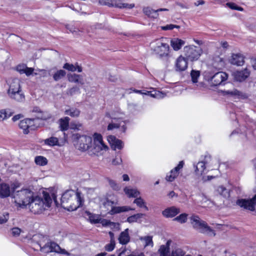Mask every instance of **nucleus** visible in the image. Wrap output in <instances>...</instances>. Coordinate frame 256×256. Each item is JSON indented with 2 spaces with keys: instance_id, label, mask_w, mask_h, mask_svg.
<instances>
[{
  "instance_id": "6ab92c4d",
  "label": "nucleus",
  "mask_w": 256,
  "mask_h": 256,
  "mask_svg": "<svg viewBox=\"0 0 256 256\" xmlns=\"http://www.w3.org/2000/svg\"><path fill=\"white\" fill-rule=\"evenodd\" d=\"M188 68L187 60L184 57L180 56L176 62V68L177 71H184Z\"/></svg>"
},
{
  "instance_id": "5fc2aeb1",
  "label": "nucleus",
  "mask_w": 256,
  "mask_h": 256,
  "mask_svg": "<svg viewBox=\"0 0 256 256\" xmlns=\"http://www.w3.org/2000/svg\"><path fill=\"white\" fill-rule=\"evenodd\" d=\"M8 219L9 214L8 212H5L2 214H0V224L6 222Z\"/></svg>"
},
{
  "instance_id": "0eeeda50",
  "label": "nucleus",
  "mask_w": 256,
  "mask_h": 256,
  "mask_svg": "<svg viewBox=\"0 0 256 256\" xmlns=\"http://www.w3.org/2000/svg\"><path fill=\"white\" fill-rule=\"evenodd\" d=\"M171 242V240H168L166 244L160 246L158 250L160 256H190L189 254H186V252L180 248L173 250L170 254V250ZM198 256H202L199 255Z\"/></svg>"
},
{
  "instance_id": "6e6d98bb",
  "label": "nucleus",
  "mask_w": 256,
  "mask_h": 256,
  "mask_svg": "<svg viewBox=\"0 0 256 256\" xmlns=\"http://www.w3.org/2000/svg\"><path fill=\"white\" fill-rule=\"evenodd\" d=\"M115 248V241H110V243L106 245L105 250L108 252H112Z\"/></svg>"
},
{
  "instance_id": "603ef678",
  "label": "nucleus",
  "mask_w": 256,
  "mask_h": 256,
  "mask_svg": "<svg viewBox=\"0 0 256 256\" xmlns=\"http://www.w3.org/2000/svg\"><path fill=\"white\" fill-rule=\"evenodd\" d=\"M226 5L232 10H237L240 12L244 10L242 8L237 6L236 4L233 2H228L226 4Z\"/></svg>"
},
{
  "instance_id": "aec40b11",
  "label": "nucleus",
  "mask_w": 256,
  "mask_h": 256,
  "mask_svg": "<svg viewBox=\"0 0 256 256\" xmlns=\"http://www.w3.org/2000/svg\"><path fill=\"white\" fill-rule=\"evenodd\" d=\"M144 12L150 18H156L158 16V12L162 11H168L167 8H159L157 10H154L150 8H145L143 10Z\"/></svg>"
},
{
  "instance_id": "c756f323",
  "label": "nucleus",
  "mask_w": 256,
  "mask_h": 256,
  "mask_svg": "<svg viewBox=\"0 0 256 256\" xmlns=\"http://www.w3.org/2000/svg\"><path fill=\"white\" fill-rule=\"evenodd\" d=\"M140 240L142 242L144 246L146 247L150 246L151 248L154 246V242L152 241V236H141Z\"/></svg>"
},
{
  "instance_id": "f3484780",
  "label": "nucleus",
  "mask_w": 256,
  "mask_h": 256,
  "mask_svg": "<svg viewBox=\"0 0 256 256\" xmlns=\"http://www.w3.org/2000/svg\"><path fill=\"white\" fill-rule=\"evenodd\" d=\"M180 212V209L174 206H172L166 208L162 211V215L167 218H173Z\"/></svg>"
},
{
  "instance_id": "864d4df0",
  "label": "nucleus",
  "mask_w": 256,
  "mask_h": 256,
  "mask_svg": "<svg viewBox=\"0 0 256 256\" xmlns=\"http://www.w3.org/2000/svg\"><path fill=\"white\" fill-rule=\"evenodd\" d=\"M27 120H28V125L29 126V129H30V130H33L36 128L37 126L35 124V120L34 118H27Z\"/></svg>"
},
{
  "instance_id": "58836bf2",
  "label": "nucleus",
  "mask_w": 256,
  "mask_h": 256,
  "mask_svg": "<svg viewBox=\"0 0 256 256\" xmlns=\"http://www.w3.org/2000/svg\"><path fill=\"white\" fill-rule=\"evenodd\" d=\"M12 114V112L8 110H0V122L3 121L4 120L10 118Z\"/></svg>"
},
{
  "instance_id": "f704fd0d",
  "label": "nucleus",
  "mask_w": 256,
  "mask_h": 256,
  "mask_svg": "<svg viewBox=\"0 0 256 256\" xmlns=\"http://www.w3.org/2000/svg\"><path fill=\"white\" fill-rule=\"evenodd\" d=\"M66 75V72L64 70H58L53 74V78L57 82L64 78Z\"/></svg>"
},
{
  "instance_id": "c85d7f7f",
  "label": "nucleus",
  "mask_w": 256,
  "mask_h": 256,
  "mask_svg": "<svg viewBox=\"0 0 256 256\" xmlns=\"http://www.w3.org/2000/svg\"><path fill=\"white\" fill-rule=\"evenodd\" d=\"M8 96L12 99L19 102H22L24 100V96L21 90L16 91L8 94Z\"/></svg>"
},
{
  "instance_id": "13d9d810",
  "label": "nucleus",
  "mask_w": 256,
  "mask_h": 256,
  "mask_svg": "<svg viewBox=\"0 0 256 256\" xmlns=\"http://www.w3.org/2000/svg\"><path fill=\"white\" fill-rule=\"evenodd\" d=\"M66 28L68 30H70V32L77 34V33L80 32V30L74 26L72 24H67L66 26Z\"/></svg>"
},
{
  "instance_id": "a19ab883",
  "label": "nucleus",
  "mask_w": 256,
  "mask_h": 256,
  "mask_svg": "<svg viewBox=\"0 0 256 256\" xmlns=\"http://www.w3.org/2000/svg\"><path fill=\"white\" fill-rule=\"evenodd\" d=\"M134 203L136 204L140 208H144L146 210H148V208L146 205V203L144 200L140 197H137L134 201Z\"/></svg>"
},
{
  "instance_id": "f257e3e1",
  "label": "nucleus",
  "mask_w": 256,
  "mask_h": 256,
  "mask_svg": "<svg viewBox=\"0 0 256 256\" xmlns=\"http://www.w3.org/2000/svg\"><path fill=\"white\" fill-rule=\"evenodd\" d=\"M84 195L80 192L73 190L65 192L61 198L62 206L68 211H74L82 206L84 203Z\"/></svg>"
},
{
  "instance_id": "4d7b16f0",
  "label": "nucleus",
  "mask_w": 256,
  "mask_h": 256,
  "mask_svg": "<svg viewBox=\"0 0 256 256\" xmlns=\"http://www.w3.org/2000/svg\"><path fill=\"white\" fill-rule=\"evenodd\" d=\"M76 92L80 93V88L77 86L72 87V88L69 89L68 91V94L70 96H72Z\"/></svg>"
},
{
  "instance_id": "de8ad7c7",
  "label": "nucleus",
  "mask_w": 256,
  "mask_h": 256,
  "mask_svg": "<svg viewBox=\"0 0 256 256\" xmlns=\"http://www.w3.org/2000/svg\"><path fill=\"white\" fill-rule=\"evenodd\" d=\"M82 124L78 122H72L70 124V128L74 130H80L82 129Z\"/></svg>"
},
{
  "instance_id": "37998d69",
  "label": "nucleus",
  "mask_w": 256,
  "mask_h": 256,
  "mask_svg": "<svg viewBox=\"0 0 256 256\" xmlns=\"http://www.w3.org/2000/svg\"><path fill=\"white\" fill-rule=\"evenodd\" d=\"M144 216L142 214H137L128 218L127 222L130 223L136 222L138 220Z\"/></svg>"
},
{
  "instance_id": "680f3d73",
  "label": "nucleus",
  "mask_w": 256,
  "mask_h": 256,
  "mask_svg": "<svg viewBox=\"0 0 256 256\" xmlns=\"http://www.w3.org/2000/svg\"><path fill=\"white\" fill-rule=\"evenodd\" d=\"M26 67V65H18L16 67V70L19 72L20 74H24Z\"/></svg>"
},
{
  "instance_id": "2f4dec72",
  "label": "nucleus",
  "mask_w": 256,
  "mask_h": 256,
  "mask_svg": "<svg viewBox=\"0 0 256 256\" xmlns=\"http://www.w3.org/2000/svg\"><path fill=\"white\" fill-rule=\"evenodd\" d=\"M44 144L50 146H60L63 145L62 144H61L60 142H59L57 138L53 136L46 139L44 140Z\"/></svg>"
},
{
  "instance_id": "e2e57ef3",
  "label": "nucleus",
  "mask_w": 256,
  "mask_h": 256,
  "mask_svg": "<svg viewBox=\"0 0 256 256\" xmlns=\"http://www.w3.org/2000/svg\"><path fill=\"white\" fill-rule=\"evenodd\" d=\"M200 197L202 199L200 202V203L202 205V206L206 207L208 205H208L205 204V203L206 202H208L210 203V202L208 201V200L207 198L204 195L200 196Z\"/></svg>"
},
{
  "instance_id": "a211bd4d",
  "label": "nucleus",
  "mask_w": 256,
  "mask_h": 256,
  "mask_svg": "<svg viewBox=\"0 0 256 256\" xmlns=\"http://www.w3.org/2000/svg\"><path fill=\"white\" fill-rule=\"evenodd\" d=\"M9 88L8 94L20 90V81L18 78L10 79L8 81Z\"/></svg>"
},
{
  "instance_id": "09e8293b",
  "label": "nucleus",
  "mask_w": 256,
  "mask_h": 256,
  "mask_svg": "<svg viewBox=\"0 0 256 256\" xmlns=\"http://www.w3.org/2000/svg\"><path fill=\"white\" fill-rule=\"evenodd\" d=\"M191 77L192 80L194 83H196L198 82V78H199L200 76V72L198 70H192L191 72Z\"/></svg>"
},
{
  "instance_id": "412c9836",
  "label": "nucleus",
  "mask_w": 256,
  "mask_h": 256,
  "mask_svg": "<svg viewBox=\"0 0 256 256\" xmlns=\"http://www.w3.org/2000/svg\"><path fill=\"white\" fill-rule=\"evenodd\" d=\"M230 62L232 64L238 66H242L244 62V58L241 54H232Z\"/></svg>"
},
{
  "instance_id": "1a4fd4ad",
  "label": "nucleus",
  "mask_w": 256,
  "mask_h": 256,
  "mask_svg": "<svg viewBox=\"0 0 256 256\" xmlns=\"http://www.w3.org/2000/svg\"><path fill=\"white\" fill-rule=\"evenodd\" d=\"M40 250L45 253L55 252L58 254L69 255V253L64 249L62 248L56 243L50 241L44 245L42 246L40 244Z\"/></svg>"
},
{
  "instance_id": "2eb2a0df",
  "label": "nucleus",
  "mask_w": 256,
  "mask_h": 256,
  "mask_svg": "<svg viewBox=\"0 0 256 256\" xmlns=\"http://www.w3.org/2000/svg\"><path fill=\"white\" fill-rule=\"evenodd\" d=\"M222 92L225 95H230L240 99H246L248 97V95L247 94L239 91L236 89H233L232 90H224L222 91Z\"/></svg>"
},
{
  "instance_id": "e433bc0d",
  "label": "nucleus",
  "mask_w": 256,
  "mask_h": 256,
  "mask_svg": "<svg viewBox=\"0 0 256 256\" xmlns=\"http://www.w3.org/2000/svg\"><path fill=\"white\" fill-rule=\"evenodd\" d=\"M99 223L101 224L103 226H110V228H117L119 226V224L118 223L111 222L110 220L102 219V218H100Z\"/></svg>"
},
{
  "instance_id": "5701e85b",
  "label": "nucleus",
  "mask_w": 256,
  "mask_h": 256,
  "mask_svg": "<svg viewBox=\"0 0 256 256\" xmlns=\"http://www.w3.org/2000/svg\"><path fill=\"white\" fill-rule=\"evenodd\" d=\"M118 240L119 242L122 245L126 244L129 242L130 236L128 234V228L126 229L120 234Z\"/></svg>"
},
{
  "instance_id": "b1692460",
  "label": "nucleus",
  "mask_w": 256,
  "mask_h": 256,
  "mask_svg": "<svg viewBox=\"0 0 256 256\" xmlns=\"http://www.w3.org/2000/svg\"><path fill=\"white\" fill-rule=\"evenodd\" d=\"M68 79L70 82L84 84V79L81 75L76 74H68Z\"/></svg>"
},
{
  "instance_id": "4c0bfd02",
  "label": "nucleus",
  "mask_w": 256,
  "mask_h": 256,
  "mask_svg": "<svg viewBox=\"0 0 256 256\" xmlns=\"http://www.w3.org/2000/svg\"><path fill=\"white\" fill-rule=\"evenodd\" d=\"M200 162L204 163V166L208 168H210L213 164V160L212 156L210 154L205 155L204 158L201 160Z\"/></svg>"
},
{
  "instance_id": "338daca9",
  "label": "nucleus",
  "mask_w": 256,
  "mask_h": 256,
  "mask_svg": "<svg viewBox=\"0 0 256 256\" xmlns=\"http://www.w3.org/2000/svg\"><path fill=\"white\" fill-rule=\"evenodd\" d=\"M12 232L13 236H18L20 234L21 230L18 228H12Z\"/></svg>"
},
{
  "instance_id": "79ce46f5",
  "label": "nucleus",
  "mask_w": 256,
  "mask_h": 256,
  "mask_svg": "<svg viewBox=\"0 0 256 256\" xmlns=\"http://www.w3.org/2000/svg\"><path fill=\"white\" fill-rule=\"evenodd\" d=\"M89 220L91 223L98 224L100 222L101 218L100 216L98 214H88Z\"/></svg>"
},
{
  "instance_id": "dca6fc26",
  "label": "nucleus",
  "mask_w": 256,
  "mask_h": 256,
  "mask_svg": "<svg viewBox=\"0 0 256 256\" xmlns=\"http://www.w3.org/2000/svg\"><path fill=\"white\" fill-rule=\"evenodd\" d=\"M108 140L114 150H116V149L121 150L123 148L124 144L120 140L117 139L114 136H109L108 137Z\"/></svg>"
},
{
  "instance_id": "423d86ee",
  "label": "nucleus",
  "mask_w": 256,
  "mask_h": 256,
  "mask_svg": "<svg viewBox=\"0 0 256 256\" xmlns=\"http://www.w3.org/2000/svg\"><path fill=\"white\" fill-rule=\"evenodd\" d=\"M190 220L194 227L199 230L201 232L210 236H215L214 230L208 226L205 222L200 220L198 216H192L190 218Z\"/></svg>"
},
{
  "instance_id": "473e14b6",
  "label": "nucleus",
  "mask_w": 256,
  "mask_h": 256,
  "mask_svg": "<svg viewBox=\"0 0 256 256\" xmlns=\"http://www.w3.org/2000/svg\"><path fill=\"white\" fill-rule=\"evenodd\" d=\"M70 120V118L68 116L60 120V126L62 130L64 131L68 129Z\"/></svg>"
},
{
  "instance_id": "c9c22d12",
  "label": "nucleus",
  "mask_w": 256,
  "mask_h": 256,
  "mask_svg": "<svg viewBox=\"0 0 256 256\" xmlns=\"http://www.w3.org/2000/svg\"><path fill=\"white\" fill-rule=\"evenodd\" d=\"M34 162L37 165L44 166L47 164L48 160L43 156H39L35 157Z\"/></svg>"
},
{
  "instance_id": "72a5a7b5",
  "label": "nucleus",
  "mask_w": 256,
  "mask_h": 256,
  "mask_svg": "<svg viewBox=\"0 0 256 256\" xmlns=\"http://www.w3.org/2000/svg\"><path fill=\"white\" fill-rule=\"evenodd\" d=\"M28 122L27 118H26L20 120L18 124L19 127L23 130L24 133L25 134H28L30 132Z\"/></svg>"
},
{
  "instance_id": "69168bd1",
  "label": "nucleus",
  "mask_w": 256,
  "mask_h": 256,
  "mask_svg": "<svg viewBox=\"0 0 256 256\" xmlns=\"http://www.w3.org/2000/svg\"><path fill=\"white\" fill-rule=\"evenodd\" d=\"M38 71L40 72V75L41 76H42V77H46V76H47L48 74V75H50V70L49 71H48L46 70H40L39 69L38 70Z\"/></svg>"
},
{
  "instance_id": "774afa93",
  "label": "nucleus",
  "mask_w": 256,
  "mask_h": 256,
  "mask_svg": "<svg viewBox=\"0 0 256 256\" xmlns=\"http://www.w3.org/2000/svg\"><path fill=\"white\" fill-rule=\"evenodd\" d=\"M20 187V184L18 182H15L11 184V188L14 192L18 188Z\"/></svg>"
},
{
  "instance_id": "c03bdc74",
  "label": "nucleus",
  "mask_w": 256,
  "mask_h": 256,
  "mask_svg": "<svg viewBox=\"0 0 256 256\" xmlns=\"http://www.w3.org/2000/svg\"><path fill=\"white\" fill-rule=\"evenodd\" d=\"M218 192L224 198H228L230 196L229 190L223 186H220L217 189Z\"/></svg>"
},
{
  "instance_id": "6e6552de",
  "label": "nucleus",
  "mask_w": 256,
  "mask_h": 256,
  "mask_svg": "<svg viewBox=\"0 0 256 256\" xmlns=\"http://www.w3.org/2000/svg\"><path fill=\"white\" fill-rule=\"evenodd\" d=\"M72 138L77 140L78 148L86 151L92 147V138L87 136H80L78 134L72 135Z\"/></svg>"
},
{
  "instance_id": "393cba45",
  "label": "nucleus",
  "mask_w": 256,
  "mask_h": 256,
  "mask_svg": "<svg viewBox=\"0 0 256 256\" xmlns=\"http://www.w3.org/2000/svg\"><path fill=\"white\" fill-rule=\"evenodd\" d=\"M194 166L196 168L195 172L196 175L202 176L207 173L208 168L204 166V163L199 162L196 165H194Z\"/></svg>"
},
{
  "instance_id": "7ed1b4c3",
  "label": "nucleus",
  "mask_w": 256,
  "mask_h": 256,
  "mask_svg": "<svg viewBox=\"0 0 256 256\" xmlns=\"http://www.w3.org/2000/svg\"><path fill=\"white\" fill-rule=\"evenodd\" d=\"M34 196V192L29 189H22L14 192L13 198L14 202L18 207L28 206Z\"/></svg>"
},
{
  "instance_id": "a878e982",
  "label": "nucleus",
  "mask_w": 256,
  "mask_h": 256,
  "mask_svg": "<svg viewBox=\"0 0 256 256\" xmlns=\"http://www.w3.org/2000/svg\"><path fill=\"white\" fill-rule=\"evenodd\" d=\"M124 192L128 198H136L140 195V192L136 188L126 187Z\"/></svg>"
},
{
  "instance_id": "3c124183",
  "label": "nucleus",
  "mask_w": 256,
  "mask_h": 256,
  "mask_svg": "<svg viewBox=\"0 0 256 256\" xmlns=\"http://www.w3.org/2000/svg\"><path fill=\"white\" fill-rule=\"evenodd\" d=\"M184 165V162L182 160L179 162L178 165L175 167L174 169L172 170L170 172L172 174H178V172L182 168Z\"/></svg>"
},
{
  "instance_id": "052dcab7",
  "label": "nucleus",
  "mask_w": 256,
  "mask_h": 256,
  "mask_svg": "<svg viewBox=\"0 0 256 256\" xmlns=\"http://www.w3.org/2000/svg\"><path fill=\"white\" fill-rule=\"evenodd\" d=\"M175 28H179L180 26H177V25H174V24H168V25H166V26H162V28L163 30H172V29H174Z\"/></svg>"
},
{
  "instance_id": "bb28decb",
  "label": "nucleus",
  "mask_w": 256,
  "mask_h": 256,
  "mask_svg": "<svg viewBox=\"0 0 256 256\" xmlns=\"http://www.w3.org/2000/svg\"><path fill=\"white\" fill-rule=\"evenodd\" d=\"M184 41L177 38H172L170 40V45L174 50H178L184 44Z\"/></svg>"
},
{
  "instance_id": "4be33fe9",
  "label": "nucleus",
  "mask_w": 256,
  "mask_h": 256,
  "mask_svg": "<svg viewBox=\"0 0 256 256\" xmlns=\"http://www.w3.org/2000/svg\"><path fill=\"white\" fill-rule=\"evenodd\" d=\"M250 75V72L246 69L243 70L238 71L234 73V78L238 82L244 80Z\"/></svg>"
},
{
  "instance_id": "8fccbe9b",
  "label": "nucleus",
  "mask_w": 256,
  "mask_h": 256,
  "mask_svg": "<svg viewBox=\"0 0 256 256\" xmlns=\"http://www.w3.org/2000/svg\"><path fill=\"white\" fill-rule=\"evenodd\" d=\"M150 95L151 96L156 98H162L164 97L165 94L159 91L150 92Z\"/></svg>"
},
{
  "instance_id": "cd10ccee",
  "label": "nucleus",
  "mask_w": 256,
  "mask_h": 256,
  "mask_svg": "<svg viewBox=\"0 0 256 256\" xmlns=\"http://www.w3.org/2000/svg\"><path fill=\"white\" fill-rule=\"evenodd\" d=\"M10 190L8 184L3 183L0 185V197L2 198H6L10 196Z\"/></svg>"
},
{
  "instance_id": "a18cd8bd",
  "label": "nucleus",
  "mask_w": 256,
  "mask_h": 256,
  "mask_svg": "<svg viewBox=\"0 0 256 256\" xmlns=\"http://www.w3.org/2000/svg\"><path fill=\"white\" fill-rule=\"evenodd\" d=\"M188 214L186 213H183L180 214V216L175 218L174 220L176 222H178L181 224L184 223L186 222L188 220Z\"/></svg>"
},
{
  "instance_id": "ddd939ff",
  "label": "nucleus",
  "mask_w": 256,
  "mask_h": 256,
  "mask_svg": "<svg viewBox=\"0 0 256 256\" xmlns=\"http://www.w3.org/2000/svg\"><path fill=\"white\" fill-rule=\"evenodd\" d=\"M236 204L244 209L254 211L256 206V194L250 199H239Z\"/></svg>"
},
{
  "instance_id": "f8f14e48",
  "label": "nucleus",
  "mask_w": 256,
  "mask_h": 256,
  "mask_svg": "<svg viewBox=\"0 0 256 256\" xmlns=\"http://www.w3.org/2000/svg\"><path fill=\"white\" fill-rule=\"evenodd\" d=\"M108 149V147L103 142L102 136L100 134L95 133L94 134L92 154L98 155L101 151Z\"/></svg>"
},
{
  "instance_id": "49530a36",
  "label": "nucleus",
  "mask_w": 256,
  "mask_h": 256,
  "mask_svg": "<svg viewBox=\"0 0 256 256\" xmlns=\"http://www.w3.org/2000/svg\"><path fill=\"white\" fill-rule=\"evenodd\" d=\"M32 112L40 113V114L38 116V118L40 119L46 120L50 118V116L49 114L46 116L44 114H41L42 112L40 110L38 107L34 108H33Z\"/></svg>"
},
{
  "instance_id": "bf43d9fd",
  "label": "nucleus",
  "mask_w": 256,
  "mask_h": 256,
  "mask_svg": "<svg viewBox=\"0 0 256 256\" xmlns=\"http://www.w3.org/2000/svg\"><path fill=\"white\" fill-rule=\"evenodd\" d=\"M109 184L110 186L114 190H118L120 188L121 186L119 184H116L115 182L111 180H109Z\"/></svg>"
},
{
  "instance_id": "9d476101",
  "label": "nucleus",
  "mask_w": 256,
  "mask_h": 256,
  "mask_svg": "<svg viewBox=\"0 0 256 256\" xmlns=\"http://www.w3.org/2000/svg\"><path fill=\"white\" fill-rule=\"evenodd\" d=\"M114 202L108 200L103 203L104 207L108 210V213L111 215L134 210L128 206H114Z\"/></svg>"
},
{
  "instance_id": "0e129e2a",
  "label": "nucleus",
  "mask_w": 256,
  "mask_h": 256,
  "mask_svg": "<svg viewBox=\"0 0 256 256\" xmlns=\"http://www.w3.org/2000/svg\"><path fill=\"white\" fill-rule=\"evenodd\" d=\"M34 71V68H28V66H26V68L25 70V71L24 72V74H25L26 76H28L33 74Z\"/></svg>"
},
{
  "instance_id": "4468645a",
  "label": "nucleus",
  "mask_w": 256,
  "mask_h": 256,
  "mask_svg": "<svg viewBox=\"0 0 256 256\" xmlns=\"http://www.w3.org/2000/svg\"><path fill=\"white\" fill-rule=\"evenodd\" d=\"M112 122L109 124L108 126V130H112L114 128H121L123 132L126 130V124L124 121L121 120L120 118H111Z\"/></svg>"
},
{
  "instance_id": "7c9ffc66",
  "label": "nucleus",
  "mask_w": 256,
  "mask_h": 256,
  "mask_svg": "<svg viewBox=\"0 0 256 256\" xmlns=\"http://www.w3.org/2000/svg\"><path fill=\"white\" fill-rule=\"evenodd\" d=\"M63 68L72 72L77 70L78 72H80L82 70V68L78 65V64H76L74 66L69 63H66L64 65Z\"/></svg>"
},
{
  "instance_id": "ea45409f",
  "label": "nucleus",
  "mask_w": 256,
  "mask_h": 256,
  "mask_svg": "<svg viewBox=\"0 0 256 256\" xmlns=\"http://www.w3.org/2000/svg\"><path fill=\"white\" fill-rule=\"evenodd\" d=\"M65 114L72 117H78L80 116V111L77 108H71L69 110H66Z\"/></svg>"
},
{
  "instance_id": "20e7f679",
  "label": "nucleus",
  "mask_w": 256,
  "mask_h": 256,
  "mask_svg": "<svg viewBox=\"0 0 256 256\" xmlns=\"http://www.w3.org/2000/svg\"><path fill=\"white\" fill-rule=\"evenodd\" d=\"M204 79L211 86H215L222 84L227 80L228 74L223 72H217L213 74L210 72H206Z\"/></svg>"
},
{
  "instance_id": "39448f33",
  "label": "nucleus",
  "mask_w": 256,
  "mask_h": 256,
  "mask_svg": "<svg viewBox=\"0 0 256 256\" xmlns=\"http://www.w3.org/2000/svg\"><path fill=\"white\" fill-rule=\"evenodd\" d=\"M164 38H161L156 42V46L152 48L153 51L162 60L168 59L170 57L169 45L164 42Z\"/></svg>"
},
{
  "instance_id": "f03ea898",
  "label": "nucleus",
  "mask_w": 256,
  "mask_h": 256,
  "mask_svg": "<svg viewBox=\"0 0 256 256\" xmlns=\"http://www.w3.org/2000/svg\"><path fill=\"white\" fill-rule=\"evenodd\" d=\"M43 198L38 196L34 197L30 200V204H28L30 210L34 214H39L44 210L49 208L54 200L57 202L56 196L54 194L50 195L47 192H43Z\"/></svg>"
},
{
  "instance_id": "9b49d317",
  "label": "nucleus",
  "mask_w": 256,
  "mask_h": 256,
  "mask_svg": "<svg viewBox=\"0 0 256 256\" xmlns=\"http://www.w3.org/2000/svg\"><path fill=\"white\" fill-rule=\"evenodd\" d=\"M184 52L186 60L194 61L199 58L202 53V50L199 48L191 46H185Z\"/></svg>"
}]
</instances>
